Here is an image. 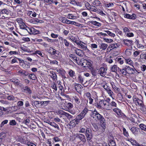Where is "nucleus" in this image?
I'll list each match as a JSON object with an SVG mask.
<instances>
[{
    "instance_id": "f257e3e1",
    "label": "nucleus",
    "mask_w": 146,
    "mask_h": 146,
    "mask_svg": "<svg viewBox=\"0 0 146 146\" xmlns=\"http://www.w3.org/2000/svg\"><path fill=\"white\" fill-rule=\"evenodd\" d=\"M110 99L107 98L106 100H102L100 101V103L103 107L104 108L107 110H110L112 109L110 105Z\"/></svg>"
},
{
    "instance_id": "f03ea898",
    "label": "nucleus",
    "mask_w": 146,
    "mask_h": 146,
    "mask_svg": "<svg viewBox=\"0 0 146 146\" xmlns=\"http://www.w3.org/2000/svg\"><path fill=\"white\" fill-rule=\"evenodd\" d=\"M78 64L84 67H88L90 66L91 63L86 60L82 58L80 60L79 62H78Z\"/></svg>"
},
{
    "instance_id": "7ed1b4c3",
    "label": "nucleus",
    "mask_w": 146,
    "mask_h": 146,
    "mask_svg": "<svg viewBox=\"0 0 146 146\" xmlns=\"http://www.w3.org/2000/svg\"><path fill=\"white\" fill-rule=\"evenodd\" d=\"M62 19L63 20L62 21V22L63 23H65L67 24L74 25L78 27H80L81 25V24L79 23H77L75 21H71L68 20L67 19H65L64 17V18H62Z\"/></svg>"
},
{
    "instance_id": "20e7f679",
    "label": "nucleus",
    "mask_w": 146,
    "mask_h": 146,
    "mask_svg": "<svg viewBox=\"0 0 146 146\" xmlns=\"http://www.w3.org/2000/svg\"><path fill=\"white\" fill-rule=\"evenodd\" d=\"M75 139L77 140H79L80 142L82 141L83 142H85L86 141L85 137L84 135L82 134H78L76 135L75 137Z\"/></svg>"
},
{
    "instance_id": "39448f33",
    "label": "nucleus",
    "mask_w": 146,
    "mask_h": 146,
    "mask_svg": "<svg viewBox=\"0 0 146 146\" xmlns=\"http://www.w3.org/2000/svg\"><path fill=\"white\" fill-rule=\"evenodd\" d=\"M85 133L87 140H90L92 137V131L91 129L89 128H88Z\"/></svg>"
},
{
    "instance_id": "423d86ee",
    "label": "nucleus",
    "mask_w": 146,
    "mask_h": 146,
    "mask_svg": "<svg viewBox=\"0 0 146 146\" xmlns=\"http://www.w3.org/2000/svg\"><path fill=\"white\" fill-rule=\"evenodd\" d=\"M99 76L100 75L104 77L106 74V72L105 69L104 67H102L98 69Z\"/></svg>"
},
{
    "instance_id": "0eeeda50",
    "label": "nucleus",
    "mask_w": 146,
    "mask_h": 146,
    "mask_svg": "<svg viewBox=\"0 0 146 146\" xmlns=\"http://www.w3.org/2000/svg\"><path fill=\"white\" fill-rule=\"evenodd\" d=\"M132 133L135 136L138 135L139 131V128L135 127H133L130 129Z\"/></svg>"
},
{
    "instance_id": "6e6552de",
    "label": "nucleus",
    "mask_w": 146,
    "mask_h": 146,
    "mask_svg": "<svg viewBox=\"0 0 146 146\" xmlns=\"http://www.w3.org/2000/svg\"><path fill=\"white\" fill-rule=\"evenodd\" d=\"M79 45L81 46L80 48L83 49L84 50L86 51L87 52H90V50L87 48L86 44L82 42H80Z\"/></svg>"
},
{
    "instance_id": "1a4fd4ad",
    "label": "nucleus",
    "mask_w": 146,
    "mask_h": 146,
    "mask_svg": "<svg viewBox=\"0 0 146 146\" xmlns=\"http://www.w3.org/2000/svg\"><path fill=\"white\" fill-rule=\"evenodd\" d=\"M103 87L106 90L110 96H112V94H113V92L111 90L110 87L107 85H103Z\"/></svg>"
},
{
    "instance_id": "9d476101",
    "label": "nucleus",
    "mask_w": 146,
    "mask_h": 146,
    "mask_svg": "<svg viewBox=\"0 0 146 146\" xmlns=\"http://www.w3.org/2000/svg\"><path fill=\"white\" fill-rule=\"evenodd\" d=\"M73 49L74 50L75 52L76 53L77 55L80 56H82V50L80 49H78L75 47H73Z\"/></svg>"
},
{
    "instance_id": "9b49d317",
    "label": "nucleus",
    "mask_w": 146,
    "mask_h": 146,
    "mask_svg": "<svg viewBox=\"0 0 146 146\" xmlns=\"http://www.w3.org/2000/svg\"><path fill=\"white\" fill-rule=\"evenodd\" d=\"M69 57L74 62L78 64V62L80 61V59L76 57L74 55L70 54L69 55Z\"/></svg>"
},
{
    "instance_id": "f8f14e48",
    "label": "nucleus",
    "mask_w": 146,
    "mask_h": 146,
    "mask_svg": "<svg viewBox=\"0 0 146 146\" xmlns=\"http://www.w3.org/2000/svg\"><path fill=\"white\" fill-rule=\"evenodd\" d=\"M78 122H79L76 119L72 120L69 123V126L73 127H75Z\"/></svg>"
},
{
    "instance_id": "ddd939ff",
    "label": "nucleus",
    "mask_w": 146,
    "mask_h": 146,
    "mask_svg": "<svg viewBox=\"0 0 146 146\" xmlns=\"http://www.w3.org/2000/svg\"><path fill=\"white\" fill-rule=\"evenodd\" d=\"M123 42L124 44L128 46H130L132 44L133 41L132 40L127 39H124Z\"/></svg>"
},
{
    "instance_id": "4468645a",
    "label": "nucleus",
    "mask_w": 146,
    "mask_h": 146,
    "mask_svg": "<svg viewBox=\"0 0 146 146\" xmlns=\"http://www.w3.org/2000/svg\"><path fill=\"white\" fill-rule=\"evenodd\" d=\"M126 68V70L127 73L129 74H133L135 72L134 70L128 66Z\"/></svg>"
},
{
    "instance_id": "2eb2a0df",
    "label": "nucleus",
    "mask_w": 146,
    "mask_h": 146,
    "mask_svg": "<svg viewBox=\"0 0 146 146\" xmlns=\"http://www.w3.org/2000/svg\"><path fill=\"white\" fill-rule=\"evenodd\" d=\"M55 70L57 72L60 74L62 76L65 74V71L62 68L56 69H55Z\"/></svg>"
},
{
    "instance_id": "dca6fc26",
    "label": "nucleus",
    "mask_w": 146,
    "mask_h": 146,
    "mask_svg": "<svg viewBox=\"0 0 146 146\" xmlns=\"http://www.w3.org/2000/svg\"><path fill=\"white\" fill-rule=\"evenodd\" d=\"M60 53L57 50L54 48H53L52 53H51V55H54L56 57L60 55Z\"/></svg>"
},
{
    "instance_id": "f3484780",
    "label": "nucleus",
    "mask_w": 146,
    "mask_h": 146,
    "mask_svg": "<svg viewBox=\"0 0 146 146\" xmlns=\"http://www.w3.org/2000/svg\"><path fill=\"white\" fill-rule=\"evenodd\" d=\"M59 38L61 39V40L62 41V42L66 46L68 47L69 46V42L66 39L63 38L61 37H60V38L59 37Z\"/></svg>"
},
{
    "instance_id": "a211bd4d",
    "label": "nucleus",
    "mask_w": 146,
    "mask_h": 146,
    "mask_svg": "<svg viewBox=\"0 0 146 146\" xmlns=\"http://www.w3.org/2000/svg\"><path fill=\"white\" fill-rule=\"evenodd\" d=\"M119 68L117 67L116 65L112 66L110 68V70L112 72H116L117 69H119Z\"/></svg>"
},
{
    "instance_id": "6ab92c4d",
    "label": "nucleus",
    "mask_w": 146,
    "mask_h": 146,
    "mask_svg": "<svg viewBox=\"0 0 146 146\" xmlns=\"http://www.w3.org/2000/svg\"><path fill=\"white\" fill-rule=\"evenodd\" d=\"M91 73L94 76H99L98 69H92L91 70Z\"/></svg>"
},
{
    "instance_id": "aec40b11",
    "label": "nucleus",
    "mask_w": 146,
    "mask_h": 146,
    "mask_svg": "<svg viewBox=\"0 0 146 146\" xmlns=\"http://www.w3.org/2000/svg\"><path fill=\"white\" fill-rule=\"evenodd\" d=\"M108 46V45L107 44L104 43H101L99 45V47L101 49L104 50L106 49Z\"/></svg>"
},
{
    "instance_id": "412c9836",
    "label": "nucleus",
    "mask_w": 146,
    "mask_h": 146,
    "mask_svg": "<svg viewBox=\"0 0 146 146\" xmlns=\"http://www.w3.org/2000/svg\"><path fill=\"white\" fill-rule=\"evenodd\" d=\"M9 11L6 9H4L0 10V13L1 14L8 15L9 14Z\"/></svg>"
},
{
    "instance_id": "4be33fe9",
    "label": "nucleus",
    "mask_w": 146,
    "mask_h": 146,
    "mask_svg": "<svg viewBox=\"0 0 146 146\" xmlns=\"http://www.w3.org/2000/svg\"><path fill=\"white\" fill-rule=\"evenodd\" d=\"M124 58L118 57L116 58V60L120 64H123L124 62Z\"/></svg>"
},
{
    "instance_id": "5701e85b",
    "label": "nucleus",
    "mask_w": 146,
    "mask_h": 146,
    "mask_svg": "<svg viewBox=\"0 0 146 146\" xmlns=\"http://www.w3.org/2000/svg\"><path fill=\"white\" fill-rule=\"evenodd\" d=\"M10 81L15 84H16L17 85H20L21 84V83H20V81L19 80L17 79H11L10 80Z\"/></svg>"
},
{
    "instance_id": "b1692460",
    "label": "nucleus",
    "mask_w": 146,
    "mask_h": 146,
    "mask_svg": "<svg viewBox=\"0 0 146 146\" xmlns=\"http://www.w3.org/2000/svg\"><path fill=\"white\" fill-rule=\"evenodd\" d=\"M48 124L52 126L57 128L58 130L60 129V128L58 125L55 122H50L48 123Z\"/></svg>"
},
{
    "instance_id": "393cba45",
    "label": "nucleus",
    "mask_w": 146,
    "mask_h": 146,
    "mask_svg": "<svg viewBox=\"0 0 146 146\" xmlns=\"http://www.w3.org/2000/svg\"><path fill=\"white\" fill-rule=\"evenodd\" d=\"M89 23L92 24L98 27H100L101 25V23L96 21H89Z\"/></svg>"
},
{
    "instance_id": "a878e982",
    "label": "nucleus",
    "mask_w": 146,
    "mask_h": 146,
    "mask_svg": "<svg viewBox=\"0 0 146 146\" xmlns=\"http://www.w3.org/2000/svg\"><path fill=\"white\" fill-rule=\"evenodd\" d=\"M100 120V124L101 125V126L103 127L106 126V122H105V120L103 117L102 118L100 119L99 120Z\"/></svg>"
},
{
    "instance_id": "bb28decb",
    "label": "nucleus",
    "mask_w": 146,
    "mask_h": 146,
    "mask_svg": "<svg viewBox=\"0 0 146 146\" xmlns=\"http://www.w3.org/2000/svg\"><path fill=\"white\" fill-rule=\"evenodd\" d=\"M88 110L87 109V108H85L84 110L81 112L80 114V115L83 116L84 117H85L86 115L87 114V113L88 112Z\"/></svg>"
},
{
    "instance_id": "cd10ccee",
    "label": "nucleus",
    "mask_w": 146,
    "mask_h": 146,
    "mask_svg": "<svg viewBox=\"0 0 146 146\" xmlns=\"http://www.w3.org/2000/svg\"><path fill=\"white\" fill-rule=\"evenodd\" d=\"M74 87L75 89L78 92L79 89H81L82 88V86L80 84H75Z\"/></svg>"
},
{
    "instance_id": "c85d7f7f",
    "label": "nucleus",
    "mask_w": 146,
    "mask_h": 146,
    "mask_svg": "<svg viewBox=\"0 0 146 146\" xmlns=\"http://www.w3.org/2000/svg\"><path fill=\"white\" fill-rule=\"evenodd\" d=\"M91 2L94 6H98L100 4V2L98 0H91Z\"/></svg>"
},
{
    "instance_id": "c756f323",
    "label": "nucleus",
    "mask_w": 146,
    "mask_h": 146,
    "mask_svg": "<svg viewBox=\"0 0 146 146\" xmlns=\"http://www.w3.org/2000/svg\"><path fill=\"white\" fill-rule=\"evenodd\" d=\"M139 127L141 130L146 132V125L143 123H141L139 125Z\"/></svg>"
},
{
    "instance_id": "7c9ffc66",
    "label": "nucleus",
    "mask_w": 146,
    "mask_h": 146,
    "mask_svg": "<svg viewBox=\"0 0 146 146\" xmlns=\"http://www.w3.org/2000/svg\"><path fill=\"white\" fill-rule=\"evenodd\" d=\"M18 73L22 75L25 76H27L28 75V73L25 70H20L18 71Z\"/></svg>"
},
{
    "instance_id": "2f4dec72",
    "label": "nucleus",
    "mask_w": 146,
    "mask_h": 146,
    "mask_svg": "<svg viewBox=\"0 0 146 146\" xmlns=\"http://www.w3.org/2000/svg\"><path fill=\"white\" fill-rule=\"evenodd\" d=\"M67 17L68 19H74L77 18L76 16L72 14H69Z\"/></svg>"
},
{
    "instance_id": "473e14b6",
    "label": "nucleus",
    "mask_w": 146,
    "mask_h": 146,
    "mask_svg": "<svg viewBox=\"0 0 146 146\" xmlns=\"http://www.w3.org/2000/svg\"><path fill=\"white\" fill-rule=\"evenodd\" d=\"M119 45V44L117 43L113 44L110 45L109 47L110 48H111L112 49H114V48H117Z\"/></svg>"
},
{
    "instance_id": "72a5a7b5",
    "label": "nucleus",
    "mask_w": 146,
    "mask_h": 146,
    "mask_svg": "<svg viewBox=\"0 0 146 146\" xmlns=\"http://www.w3.org/2000/svg\"><path fill=\"white\" fill-rule=\"evenodd\" d=\"M137 102L138 104V105L141 107L143 108L145 106L143 101L140 99H139L138 100H137Z\"/></svg>"
},
{
    "instance_id": "f704fd0d",
    "label": "nucleus",
    "mask_w": 146,
    "mask_h": 146,
    "mask_svg": "<svg viewBox=\"0 0 146 146\" xmlns=\"http://www.w3.org/2000/svg\"><path fill=\"white\" fill-rule=\"evenodd\" d=\"M23 89L25 91H26L27 92H28L29 94L31 93V91L29 87L27 86L23 87Z\"/></svg>"
},
{
    "instance_id": "c9c22d12",
    "label": "nucleus",
    "mask_w": 146,
    "mask_h": 146,
    "mask_svg": "<svg viewBox=\"0 0 146 146\" xmlns=\"http://www.w3.org/2000/svg\"><path fill=\"white\" fill-rule=\"evenodd\" d=\"M70 76L71 77H73L75 76V73L74 71L72 70H70L68 72Z\"/></svg>"
},
{
    "instance_id": "e433bc0d",
    "label": "nucleus",
    "mask_w": 146,
    "mask_h": 146,
    "mask_svg": "<svg viewBox=\"0 0 146 146\" xmlns=\"http://www.w3.org/2000/svg\"><path fill=\"white\" fill-rule=\"evenodd\" d=\"M87 129L88 128H87L85 126H83V127L81 128L80 130L79 131V132L82 133H84L86 132V131H87Z\"/></svg>"
},
{
    "instance_id": "4c0bfd02",
    "label": "nucleus",
    "mask_w": 146,
    "mask_h": 146,
    "mask_svg": "<svg viewBox=\"0 0 146 146\" xmlns=\"http://www.w3.org/2000/svg\"><path fill=\"white\" fill-rule=\"evenodd\" d=\"M126 69H127V68H124L120 69L119 70L121 72L122 74H123L124 75H126L127 74Z\"/></svg>"
},
{
    "instance_id": "58836bf2",
    "label": "nucleus",
    "mask_w": 146,
    "mask_h": 146,
    "mask_svg": "<svg viewBox=\"0 0 146 146\" xmlns=\"http://www.w3.org/2000/svg\"><path fill=\"white\" fill-rule=\"evenodd\" d=\"M140 58L143 60L145 62H146V54H141L140 56Z\"/></svg>"
},
{
    "instance_id": "ea45409f",
    "label": "nucleus",
    "mask_w": 146,
    "mask_h": 146,
    "mask_svg": "<svg viewBox=\"0 0 146 146\" xmlns=\"http://www.w3.org/2000/svg\"><path fill=\"white\" fill-rule=\"evenodd\" d=\"M29 76L30 79H32L33 80H35L36 78V77L34 74H30Z\"/></svg>"
},
{
    "instance_id": "a19ab883",
    "label": "nucleus",
    "mask_w": 146,
    "mask_h": 146,
    "mask_svg": "<svg viewBox=\"0 0 146 146\" xmlns=\"http://www.w3.org/2000/svg\"><path fill=\"white\" fill-rule=\"evenodd\" d=\"M104 31L106 32L110 36L114 37L115 36V34L112 33L109 31Z\"/></svg>"
},
{
    "instance_id": "79ce46f5",
    "label": "nucleus",
    "mask_w": 146,
    "mask_h": 146,
    "mask_svg": "<svg viewBox=\"0 0 146 146\" xmlns=\"http://www.w3.org/2000/svg\"><path fill=\"white\" fill-rule=\"evenodd\" d=\"M78 80L82 84L84 83V79L81 75H79L78 77Z\"/></svg>"
},
{
    "instance_id": "37998d69",
    "label": "nucleus",
    "mask_w": 146,
    "mask_h": 146,
    "mask_svg": "<svg viewBox=\"0 0 146 146\" xmlns=\"http://www.w3.org/2000/svg\"><path fill=\"white\" fill-rule=\"evenodd\" d=\"M106 7H112L113 6V4L112 3H105L104 4Z\"/></svg>"
},
{
    "instance_id": "c03bdc74",
    "label": "nucleus",
    "mask_w": 146,
    "mask_h": 146,
    "mask_svg": "<svg viewBox=\"0 0 146 146\" xmlns=\"http://www.w3.org/2000/svg\"><path fill=\"white\" fill-rule=\"evenodd\" d=\"M84 117L80 114L78 115L76 117V119L79 122L80 120H81Z\"/></svg>"
},
{
    "instance_id": "a18cd8bd",
    "label": "nucleus",
    "mask_w": 146,
    "mask_h": 146,
    "mask_svg": "<svg viewBox=\"0 0 146 146\" xmlns=\"http://www.w3.org/2000/svg\"><path fill=\"white\" fill-rule=\"evenodd\" d=\"M111 56H110L109 57L107 58H106V60L107 62L110 64H111L113 62V60L111 59Z\"/></svg>"
},
{
    "instance_id": "49530a36",
    "label": "nucleus",
    "mask_w": 146,
    "mask_h": 146,
    "mask_svg": "<svg viewBox=\"0 0 146 146\" xmlns=\"http://www.w3.org/2000/svg\"><path fill=\"white\" fill-rule=\"evenodd\" d=\"M32 103L36 107H38L39 104H40L39 101H34L32 102Z\"/></svg>"
},
{
    "instance_id": "de8ad7c7",
    "label": "nucleus",
    "mask_w": 146,
    "mask_h": 146,
    "mask_svg": "<svg viewBox=\"0 0 146 146\" xmlns=\"http://www.w3.org/2000/svg\"><path fill=\"white\" fill-rule=\"evenodd\" d=\"M108 145L109 146H116L115 141L113 140L110 141Z\"/></svg>"
},
{
    "instance_id": "09e8293b",
    "label": "nucleus",
    "mask_w": 146,
    "mask_h": 146,
    "mask_svg": "<svg viewBox=\"0 0 146 146\" xmlns=\"http://www.w3.org/2000/svg\"><path fill=\"white\" fill-rule=\"evenodd\" d=\"M51 87L55 90L56 91H57V87L54 82H53L51 84Z\"/></svg>"
},
{
    "instance_id": "8fccbe9b",
    "label": "nucleus",
    "mask_w": 146,
    "mask_h": 146,
    "mask_svg": "<svg viewBox=\"0 0 146 146\" xmlns=\"http://www.w3.org/2000/svg\"><path fill=\"white\" fill-rule=\"evenodd\" d=\"M16 122L15 120H11L9 122V124L12 126H14L16 124Z\"/></svg>"
},
{
    "instance_id": "3c124183",
    "label": "nucleus",
    "mask_w": 146,
    "mask_h": 146,
    "mask_svg": "<svg viewBox=\"0 0 146 146\" xmlns=\"http://www.w3.org/2000/svg\"><path fill=\"white\" fill-rule=\"evenodd\" d=\"M64 115L69 120H72V118L73 117V116L72 115L67 113H66Z\"/></svg>"
},
{
    "instance_id": "603ef678",
    "label": "nucleus",
    "mask_w": 146,
    "mask_h": 146,
    "mask_svg": "<svg viewBox=\"0 0 146 146\" xmlns=\"http://www.w3.org/2000/svg\"><path fill=\"white\" fill-rule=\"evenodd\" d=\"M123 131L124 135L126 137H127L129 135L128 132L126 131V129L123 128Z\"/></svg>"
},
{
    "instance_id": "864d4df0",
    "label": "nucleus",
    "mask_w": 146,
    "mask_h": 146,
    "mask_svg": "<svg viewBox=\"0 0 146 146\" xmlns=\"http://www.w3.org/2000/svg\"><path fill=\"white\" fill-rule=\"evenodd\" d=\"M51 77L54 80L56 79L57 78L56 74L54 72H52Z\"/></svg>"
},
{
    "instance_id": "5fc2aeb1",
    "label": "nucleus",
    "mask_w": 146,
    "mask_h": 146,
    "mask_svg": "<svg viewBox=\"0 0 146 146\" xmlns=\"http://www.w3.org/2000/svg\"><path fill=\"white\" fill-rule=\"evenodd\" d=\"M21 24V25H20L19 26L20 28L23 30L24 29H25L27 26L23 22H22Z\"/></svg>"
},
{
    "instance_id": "6e6d98bb",
    "label": "nucleus",
    "mask_w": 146,
    "mask_h": 146,
    "mask_svg": "<svg viewBox=\"0 0 146 146\" xmlns=\"http://www.w3.org/2000/svg\"><path fill=\"white\" fill-rule=\"evenodd\" d=\"M17 105L18 107L22 106L23 105V102L22 101H19L17 103Z\"/></svg>"
},
{
    "instance_id": "4d7b16f0",
    "label": "nucleus",
    "mask_w": 146,
    "mask_h": 146,
    "mask_svg": "<svg viewBox=\"0 0 146 146\" xmlns=\"http://www.w3.org/2000/svg\"><path fill=\"white\" fill-rule=\"evenodd\" d=\"M98 112L95 110L92 112V115L91 116L93 118H94V116H96L97 114L98 113Z\"/></svg>"
},
{
    "instance_id": "13d9d810",
    "label": "nucleus",
    "mask_w": 146,
    "mask_h": 146,
    "mask_svg": "<svg viewBox=\"0 0 146 146\" xmlns=\"http://www.w3.org/2000/svg\"><path fill=\"white\" fill-rule=\"evenodd\" d=\"M110 107L112 108V107H117V104L115 103V102L112 101L111 102L110 104Z\"/></svg>"
},
{
    "instance_id": "bf43d9fd",
    "label": "nucleus",
    "mask_w": 146,
    "mask_h": 146,
    "mask_svg": "<svg viewBox=\"0 0 146 146\" xmlns=\"http://www.w3.org/2000/svg\"><path fill=\"white\" fill-rule=\"evenodd\" d=\"M8 121V120L7 119H5L1 123V127H3L4 125L6 124L7 123Z\"/></svg>"
},
{
    "instance_id": "052dcab7",
    "label": "nucleus",
    "mask_w": 146,
    "mask_h": 146,
    "mask_svg": "<svg viewBox=\"0 0 146 146\" xmlns=\"http://www.w3.org/2000/svg\"><path fill=\"white\" fill-rule=\"evenodd\" d=\"M125 52V54L127 55H130L131 54V51L129 49H126Z\"/></svg>"
},
{
    "instance_id": "680f3d73",
    "label": "nucleus",
    "mask_w": 146,
    "mask_h": 146,
    "mask_svg": "<svg viewBox=\"0 0 146 146\" xmlns=\"http://www.w3.org/2000/svg\"><path fill=\"white\" fill-rule=\"evenodd\" d=\"M140 50L136 51L133 53V56L134 57H136L140 54Z\"/></svg>"
},
{
    "instance_id": "e2e57ef3",
    "label": "nucleus",
    "mask_w": 146,
    "mask_h": 146,
    "mask_svg": "<svg viewBox=\"0 0 146 146\" xmlns=\"http://www.w3.org/2000/svg\"><path fill=\"white\" fill-rule=\"evenodd\" d=\"M7 98L9 100H14L15 99V98L13 96H9L7 97Z\"/></svg>"
},
{
    "instance_id": "0e129e2a",
    "label": "nucleus",
    "mask_w": 146,
    "mask_h": 146,
    "mask_svg": "<svg viewBox=\"0 0 146 146\" xmlns=\"http://www.w3.org/2000/svg\"><path fill=\"white\" fill-rule=\"evenodd\" d=\"M112 87L115 91L118 92L119 91V88L116 87L115 85H112Z\"/></svg>"
},
{
    "instance_id": "69168bd1",
    "label": "nucleus",
    "mask_w": 146,
    "mask_h": 146,
    "mask_svg": "<svg viewBox=\"0 0 146 146\" xmlns=\"http://www.w3.org/2000/svg\"><path fill=\"white\" fill-rule=\"evenodd\" d=\"M58 88H59L61 90H62L63 88V87L62 86L61 84V83L60 81H58Z\"/></svg>"
},
{
    "instance_id": "338daca9",
    "label": "nucleus",
    "mask_w": 146,
    "mask_h": 146,
    "mask_svg": "<svg viewBox=\"0 0 146 146\" xmlns=\"http://www.w3.org/2000/svg\"><path fill=\"white\" fill-rule=\"evenodd\" d=\"M90 46L92 49H94V48H97L98 47V46L96 44H91Z\"/></svg>"
},
{
    "instance_id": "774afa93",
    "label": "nucleus",
    "mask_w": 146,
    "mask_h": 146,
    "mask_svg": "<svg viewBox=\"0 0 146 146\" xmlns=\"http://www.w3.org/2000/svg\"><path fill=\"white\" fill-rule=\"evenodd\" d=\"M96 117L98 120H99L100 119L102 118L103 117L98 112Z\"/></svg>"
}]
</instances>
